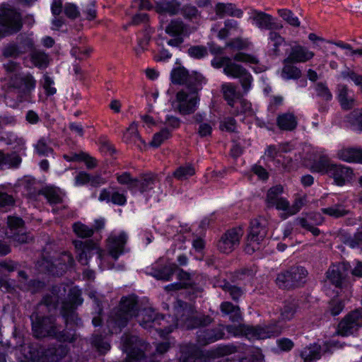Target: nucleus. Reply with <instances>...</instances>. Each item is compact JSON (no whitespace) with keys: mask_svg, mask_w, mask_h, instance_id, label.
Wrapping results in <instances>:
<instances>
[{"mask_svg":"<svg viewBox=\"0 0 362 362\" xmlns=\"http://www.w3.org/2000/svg\"><path fill=\"white\" fill-rule=\"evenodd\" d=\"M137 299L131 296L123 297L119 306L110 313L107 321V326L110 334H118L127 326L129 320L137 314Z\"/></svg>","mask_w":362,"mask_h":362,"instance_id":"1","label":"nucleus"},{"mask_svg":"<svg viewBox=\"0 0 362 362\" xmlns=\"http://www.w3.org/2000/svg\"><path fill=\"white\" fill-rule=\"evenodd\" d=\"M195 170L191 165L180 166L173 173V176L179 180H187L194 175Z\"/></svg>","mask_w":362,"mask_h":362,"instance_id":"51","label":"nucleus"},{"mask_svg":"<svg viewBox=\"0 0 362 362\" xmlns=\"http://www.w3.org/2000/svg\"><path fill=\"white\" fill-rule=\"evenodd\" d=\"M92 344L97 349L102 353H105L110 348V345L107 341H104L103 337L100 334H93L92 337Z\"/></svg>","mask_w":362,"mask_h":362,"instance_id":"61","label":"nucleus"},{"mask_svg":"<svg viewBox=\"0 0 362 362\" xmlns=\"http://www.w3.org/2000/svg\"><path fill=\"white\" fill-rule=\"evenodd\" d=\"M333 163L327 156H320L318 160H315L311 165L313 172L326 174L329 175V170L332 167Z\"/></svg>","mask_w":362,"mask_h":362,"instance_id":"44","label":"nucleus"},{"mask_svg":"<svg viewBox=\"0 0 362 362\" xmlns=\"http://www.w3.org/2000/svg\"><path fill=\"white\" fill-rule=\"evenodd\" d=\"M315 54L307 47L296 44L291 47V51L286 58V62L304 63L313 58Z\"/></svg>","mask_w":362,"mask_h":362,"instance_id":"24","label":"nucleus"},{"mask_svg":"<svg viewBox=\"0 0 362 362\" xmlns=\"http://www.w3.org/2000/svg\"><path fill=\"white\" fill-rule=\"evenodd\" d=\"M208 357L195 345L182 348L180 357V362H207Z\"/></svg>","mask_w":362,"mask_h":362,"instance_id":"23","label":"nucleus"},{"mask_svg":"<svg viewBox=\"0 0 362 362\" xmlns=\"http://www.w3.org/2000/svg\"><path fill=\"white\" fill-rule=\"evenodd\" d=\"M35 149L37 153L40 156H47L53 152V149L47 145L45 138H42L37 141L35 145Z\"/></svg>","mask_w":362,"mask_h":362,"instance_id":"63","label":"nucleus"},{"mask_svg":"<svg viewBox=\"0 0 362 362\" xmlns=\"http://www.w3.org/2000/svg\"><path fill=\"white\" fill-rule=\"evenodd\" d=\"M30 359L39 362H57V358L54 356L53 346L47 348L34 347L30 348Z\"/></svg>","mask_w":362,"mask_h":362,"instance_id":"25","label":"nucleus"},{"mask_svg":"<svg viewBox=\"0 0 362 362\" xmlns=\"http://www.w3.org/2000/svg\"><path fill=\"white\" fill-rule=\"evenodd\" d=\"M211 65L216 69L223 67V73L228 76L239 78L245 93L251 87L252 76L250 73L240 64L232 61L229 57H218L211 61Z\"/></svg>","mask_w":362,"mask_h":362,"instance_id":"2","label":"nucleus"},{"mask_svg":"<svg viewBox=\"0 0 362 362\" xmlns=\"http://www.w3.org/2000/svg\"><path fill=\"white\" fill-rule=\"evenodd\" d=\"M276 124L283 131H293L298 126V118L292 112H284L276 117Z\"/></svg>","mask_w":362,"mask_h":362,"instance_id":"32","label":"nucleus"},{"mask_svg":"<svg viewBox=\"0 0 362 362\" xmlns=\"http://www.w3.org/2000/svg\"><path fill=\"white\" fill-rule=\"evenodd\" d=\"M7 229L6 232L16 233L24 230V221L21 218L17 216H8Z\"/></svg>","mask_w":362,"mask_h":362,"instance_id":"49","label":"nucleus"},{"mask_svg":"<svg viewBox=\"0 0 362 362\" xmlns=\"http://www.w3.org/2000/svg\"><path fill=\"white\" fill-rule=\"evenodd\" d=\"M283 192V187L281 185H276L270 188L267 194V206L268 208L275 206L278 210L287 211L289 215L296 214L301 206L300 201H296V203L290 207L288 202L280 197Z\"/></svg>","mask_w":362,"mask_h":362,"instance_id":"10","label":"nucleus"},{"mask_svg":"<svg viewBox=\"0 0 362 362\" xmlns=\"http://www.w3.org/2000/svg\"><path fill=\"white\" fill-rule=\"evenodd\" d=\"M293 62L283 61V68L281 71V76L285 80H296L301 77L302 73L299 68L295 66Z\"/></svg>","mask_w":362,"mask_h":362,"instance_id":"37","label":"nucleus"},{"mask_svg":"<svg viewBox=\"0 0 362 362\" xmlns=\"http://www.w3.org/2000/svg\"><path fill=\"white\" fill-rule=\"evenodd\" d=\"M157 180L154 174L144 175L139 179V186L136 187L141 192L151 189Z\"/></svg>","mask_w":362,"mask_h":362,"instance_id":"47","label":"nucleus"},{"mask_svg":"<svg viewBox=\"0 0 362 362\" xmlns=\"http://www.w3.org/2000/svg\"><path fill=\"white\" fill-rule=\"evenodd\" d=\"M226 330L234 336L245 335L249 339H264L278 336L281 332V327L274 322L264 327H252L244 325L235 326L228 325Z\"/></svg>","mask_w":362,"mask_h":362,"instance_id":"3","label":"nucleus"},{"mask_svg":"<svg viewBox=\"0 0 362 362\" xmlns=\"http://www.w3.org/2000/svg\"><path fill=\"white\" fill-rule=\"evenodd\" d=\"M362 327V308L356 309L346 315L339 323L337 332L341 336L354 334Z\"/></svg>","mask_w":362,"mask_h":362,"instance_id":"13","label":"nucleus"},{"mask_svg":"<svg viewBox=\"0 0 362 362\" xmlns=\"http://www.w3.org/2000/svg\"><path fill=\"white\" fill-rule=\"evenodd\" d=\"M277 13L284 21H285L290 25L298 28L300 25V21L298 17L295 16L293 13L286 8H280L277 10Z\"/></svg>","mask_w":362,"mask_h":362,"instance_id":"48","label":"nucleus"},{"mask_svg":"<svg viewBox=\"0 0 362 362\" xmlns=\"http://www.w3.org/2000/svg\"><path fill=\"white\" fill-rule=\"evenodd\" d=\"M328 176L334 180L337 185L343 186L352 180L354 173L353 170L349 167L333 163L329 170Z\"/></svg>","mask_w":362,"mask_h":362,"instance_id":"18","label":"nucleus"},{"mask_svg":"<svg viewBox=\"0 0 362 362\" xmlns=\"http://www.w3.org/2000/svg\"><path fill=\"white\" fill-rule=\"evenodd\" d=\"M170 136V132L167 128L163 129L160 132L154 134L150 143L152 146L158 147L165 140Z\"/></svg>","mask_w":362,"mask_h":362,"instance_id":"60","label":"nucleus"},{"mask_svg":"<svg viewBox=\"0 0 362 362\" xmlns=\"http://www.w3.org/2000/svg\"><path fill=\"white\" fill-rule=\"evenodd\" d=\"M250 19L256 27L260 30H267L271 32V30L283 28L281 23L276 22L272 15L264 11L252 10Z\"/></svg>","mask_w":362,"mask_h":362,"instance_id":"16","label":"nucleus"},{"mask_svg":"<svg viewBox=\"0 0 362 362\" xmlns=\"http://www.w3.org/2000/svg\"><path fill=\"white\" fill-rule=\"evenodd\" d=\"M123 140L125 143L136 144L137 141L143 142L138 132L137 124L133 122L124 133Z\"/></svg>","mask_w":362,"mask_h":362,"instance_id":"46","label":"nucleus"},{"mask_svg":"<svg viewBox=\"0 0 362 362\" xmlns=\"http://www.w3.org/2000/svg\"><path fill=\"white\" fill-rule=\"evenodd\" d=\"M298 303L295 299H288L283 303L280 308V320L289 321L292 320L296 313Z\"/></svg>","mask_w":362,"mask_h":362,"instance_id":"38","label":"nucleus"},{"mask_svg":"<svg viewBox=\"0 0 362 362\" xmlns=\"http://www.w3.org/2000/svg\"><path fill=\"white\" fill-rule=\"evenodd\" d=\"M155 8L158 13H168L173 16L178 13L180 4L176 0H159L156 2Z\"/></svg>","mask_w":362,"mask_h":362,"instance_id":"36","label":"nucleus"},{"mask_svg":"<svg viewBox=\"0 0 362 362\" xmlns=\"http://www.w3.org/2000/svg\"><path fill=\"white\" fill-rule=\"evenodd\" d=\"M337 98L343 110H349L356 105V100L354 96L349 94L348 87L346 85H338Z\"/></svg>","mask_w":362,"mask_h":362,"instance_id":"34","label":"nucleus"},{"mask_svg":"<svg viewBox=\"0 0 362 362\" xmlns=\"http://www.w3.org/2000/svg\"><path fill=\"white\" fill-rule=\"evenodd\" d=\"M180 10L181 11V14L187 20L192 21L193 19H197V17L200 16V13L197 8L190 4L185 5Z\"/></svg>","mask_w":362,"mask_h":362,"instance_id":"58","label":"nucleus"},{"mask_svg":"<svg viewBox=\"0 0 362 362\" xmlns=\"http://www.w3.org/2000/svg\"><path fill=\"white\" fill-rule=\"evenodd\" d=\"M32 330L36 338L52 337L56 328L55 319L52 316H40L37 313L30 315Z\"/></svg>","mask_w":362,"mask_h":362,"instance_id":"12","label":"nucleus"},{"mask_svg":"<svg viewBox=\"0 0 362 362\" xmlns=\"http://www.w3.org/2000/svg\"><path fill=\"white\" fill-rule=\"evenodd\" d=\"M177 269L178 267L175 264H169L160 269L153 270L151 275L158 280L170 281Z\"/></svg>","mask_w":362,"mask_h":362,"instance_id":"41","label":"nucleus"},{"mask_svg":"<svg viewBox=\"0 0 362 362\" xmlns=\"http://www.w3.org/2000/svg\"><path fill=\"white\" fill-rule=\"evenodd\" d=\"M202 88L201 86L193 87L186 90H182L177 93V103L175 110L181 115H190L195 112L197 105L199 100L198 91Z\"/></svg>","mask_w":362,"mask_h":362,"instance_id":"9","label":"nucleus"},{"mask_svg":"<svg viewBox=\"0 0 362 362\" xmlns=\"http://www.w3.org/2000/svg\"><path fill=\"white\" fill-rule=\"evenodd\" d=\"M301 358L304 362H313L320 359L321 357V346L317 344H313L305 347L300 353Z\"/></svg>","mask_w":362,"mask_h":362,"instance_id":"43","label":"nucleus"},{"mask_svg":"<svg viewBox=\"0 0 362 362\" xmlns=\"http://www.w3.org/2000/svg\"><path fill=\"white\" fill-rule=\"evenodd\" d=\"M221 287L224 291L229 293L230 297L234 300H238L243 294V291L240 288L233 286L228 282L224 283Z\"/></svg>","mask_w":362,"mask_h":362,"instance_id":"62","label":"nucleus"},{"mask_svg":"<svg viewBox=\"0 0 362 362\" xmlns=\"http://www.w3.org/2000/svg\"><path fill=\"white\" fill-rule=\"evenodd\" d=\"M183 323L187 329L204 327L212 322V318L209 315H191L178 320Z\"/></svg>","mask_w":362,"mask_h":362,"instance_id":"29","label":"nucleus"},{"mask_svg":"<svg viewBox=\"0 0 362 362\" xmlns=\"http://www.w3.org/2000/svg\"><path fill=\"white\" fill-rule=\"evenodd\" d=\"M337 157L344 162L362 163V149L353 147L343 148L338 151Z\"/></svg>","mask_w":362,"mask_h":362,"instance_id":"33","label":"nucleus"},{"mask_svg":"<svg viewBox=\"0 0 362 362\" xmlns=\"http://www.w3.org/2000/svg\"><path fill=\"white\" fill-rule=\"evenodd\" d=\"M127 240V236L124 233L118 235H111L107 239V250L110 255L115 259L124 252V246Z\"/></svg>","mask_w":362,"mask_h":362,"instance_id":"22","label":"nucleus"},{"mask_svg":"<svg viewBox=\"0 0 362 362\" xmlns=\"http://www.w3.org/2000/svg\"><path fill=\"white\" fill-rule=\"evenodd\" d=\"M23 44L27 47V50H30V59L35 66L39 69H45L48 66L49 64L48 54L42 50L35 49L32 39H25Z\"/></svg>","mask_w":362,"mask_h":362,"instance_id":"20","label":"nucleus"},{"mask_svg":"<svg viewBox=\"0 0 362 362\" xmlns=\"http://www.w3.org/2000/svg\"><path fill=\"white\" fill-rule=\"evenodd\" d=\"M223 329L217 327L212 329H199L197 332V342L201 346L213 343L224 337Z\"/></svg>","mask_w":362,"mask_h":362,"instance_id":"21","label":"nucleus"},{"mask_svg":"<svg viewBox=\"0 0 362 362\" xmlns=\"http://www.w3.org/2000/svg\"><path fill=\"white\" fill-rule=\"evenodd\" d=\"M6 235L8 238L12 239L14 242L18 243H27L33 240V238L29 234L24 232V230L21 232L17 231L16 233L6 232Z\"/></svg>","mask_w":362,"mask_h":362,"instance_id":"55","label":"nucleus"},{"mask_svg":"<svg viewBox=\"0 0 362 362\" xmlns=\"http://www.w3.org/2000/svg\"><path fill=\"white\" fill-rule=\"evenodd\" d=\"M0 39L17 33L23 27L21 14L13 8L0 7Z\"/></svg>","mask_w":362,"mask_h":362,"instance_id":"6","label":"nucleus"},{"mask_svg":"<svg viewBox=\"0 0 362 362\" xmlns=\"http://www.w3.org/2000/svg\"><path fill=\"white\" fill-rule=\"evenodd\" d=\"M44 195L50 204H59L62 202V194L59 188L47 187L37 192Z\"/></svg>","mask_w":362,"mask_h":362,"instance_id":"42","label":"nucleus"},{"mask_svg":"<svg viewBox=\"0 0 362 362\" xmlns=\"http://www.w3.org/2000/svg\"><path fill=\"white\" fill-rule=\"evenodd\" d=\"M278 30H271L267 36L268 44L270 45L269 55L274 57L280 56L281 52L280 47L286 45L285 37L281 36Z\"/></svg>","mask_w":362,"mask_h":362,"instance_id":"27","label":"nucleus"},{"mask_svg":"<svg viewBox=\"0 0 362 362\" xmlns=\"http://www.w3.org/2000/svg\"><path fill=\"white\" fill-rule=\"evenodd\" d=\"M317 95L322 100L329 101L332 99V94L325 83L319 82L315 85Z\"/></svg>","mask_w":362,"mask_h":362,"instance_id":"57","label":"nucleus"},{"mask_svg":"<svg viewBox=\"0 0 362 362\" xmlns=\"http://www.w3.org/2000/svg\"><path fill=\"white\" fill-rule=\"evenodd\" d=\"M215 12L220 18H223L225 15H228L240 18L243 16V11L231 3H218L215 6Z\"/></svg>","mask_w":362,"mask_h":362,"instance_id":"35","label":"nucleus"},{"mask_svg":"<svg viewBox=\"0 0 362 362\" xmlns=\"http://www.w3.org/2000/svg\"><path fill=\"white\" fill-rule=\"evenodd\" d=\"M74 233L80 238H90L93 234V229L81 223H75L73 225Z\"/></svg>","mask_w":362,"mask_h":362,"instance_id":"53","label":"nucleus"},{"mask_svg":"<svg viewBox=\"0 0 362 362\" xmlns=\"http://www.w3.org/2000/svg\"><path fill=\"white\" fill-rule=\"evenodd\" d=\"M250 44L247 39L236 37L228 42L226 46L233 50H242L248 48Z\"/></svg>","mask_w":362,"mask_h":362,"instance_id":"54","label":"nucleus"},{"mask_svg":"<svg viewBox=\"0 0 362 362\" xmlns=\"http://www.w3.org/2000/svg\"><path fill=\"white\" fill-rule=\"evenodd\" d=\"M23 46L21 47L16 42L11 41L4 45L1 49V57L5 59H17L22 54L27 52V47L24 46L23 41L22 42Z\"/></svg>","mask_w":362,"mask_h":362,"instance_id":"30","label":"nucleus"},{"mask_svg":"<svg viewBox=\"0 0 362 362\" xmlns=\"http://www.w3.org/2000/svg\"><path fill=\"white\" fill-rule=\"evenodd\" d=\"M341 76L343 78H349L356 86L362 88V76L356 74L354 71L347 69L341 71Z\"/></svg>","mask_w":362,"mask_h":362,"instance_id":"64","label":"nucleus"},{"mask_svg":"<svg viewBox=\"0 0 362 362\" xmlns=\"http://www.w3.org/2000/svg\"><path fill=\"white\" fill-rule=\"evenodd\" d=\"M346 266L344 264L331 266L326 273L327 279L336 287L341 288L346 281Z\"/></svg>","mask_w":362,"mask_h":362,"instance_id":"26","label":"nucleus"},{"mask_svg":"<svg viewBox=\"0 0 362 362\" xmlns=\"http://www.w3.org/2000/svg\"><path fill=\"white\" fill-rule=\"evenodd\" d=\"M81 325H69L68 327L65 325V329L63 330H59L56 326L54 334L52 337L56 339L60 342H69L73 343L77 339V334L76 333V329Z\"/></svg>","mask_w":362,"mask_h":362,"instance_id":"31","label":"nucleus"},{"mask_svg":"<svg viewBox=\"0 0 362 362\" xmlns=\"http://www.w3.org/2000/svg\"><path fill=\"white\" fill-rule=\"evenodd\" d=\"M171 81L175 84H185L186 88L201 86L205 81L204 77L199 74L189 75L188 71L184 67L174 69L170 74Z\"/></svg>","mask_w":362,"mask_h":362,"instance_id":"14","label":"nucleus"},{"mask_svg":"<svg viewBox=\"0 0 362 362\" xmlns=\"http://www.w3.org/2000/svg\"><path fill=\"white\" fill-rule=\"evenodd\" d=\"M74 260L71 255L68 252H64L54 261L42 257L37 262V267L41 272L48 273L53 276H62L74 265Z\"/></svg>","mask_w":362,"mask_h":362,"instance_id":"7","label":"nucleus"},{"mask_svg":"<svg viewBox=\"0 0 362 362\" xmlns=\"http://www.w3.org/2000/svg\"><path fill=\"white\" fill-rule=\"evenodd\" d=\"M56 288H53L51 293L46 294L40 305H46L49 310L56 308L59 301V296L55 293Z\"/></svg>","mask_w":362,"mask_h":362,"instance_id":"56","label":"nucleus"},{"mask_svg":"<svg viewBox=\"0 0 362 362\" xmlns=\"http://www.w3.org/2000/svg\"><path fill=\"white\" fill-rule=\"evenodd\" d=\"M243 234V231L241 228L228 230L218 241V250L226 254L231 252L239 245Z\"/></svg>","mask_w":362,"mask_h":362,"instance_id":"15","label":"nucleus"},{"mask_svg":"<svg viewBox=\"0 0 362 362\" xmlns=\"http://www.w3.org/2000/svg\"><path fill=\"white\" fill-rule=\"evenodd\" d=\"M10 86L22 90L24 93H30L36 85V81L30 73L12 75L9 78Z\"/></svg>","mask_w":362,"mask_h":362,"instance_id":"19","label":"nucleus"},{"mask_svg":"<svg viewBox=\"0 0 362 362\" xmlns=\"http://www.w3.org/2000/svg\"><path fill=\"white\" fill-rule=\"evenodd\" d=\"M164 30L172 37L168 41V45L175 47H180L185 37H189L191 33L189 26L180 18L171 20L165 26Z\"/></svg>","mask_w":362,"mask_h":362,"instance_id":"11","label":"nucleus"},{"mask_svg":"<svg viewBox=\"0 0 362 362\" xmlns=\"http://www.w3.org/2000/svg\"><path fill=\"white\" fill-rule=\"evenodd\" d=\"M322 212L334 218H340L349 214V211L345 209L340 205H334L328 208L321 209Z\"/></svg>","mask_w":362,"mask_h":362,"instance_id":"52","label":"nucleus"},{"mask_svg":"<svg viewBox=\"0 0 362 362\" xmlns=\"http://www.w3.org/2000/svg\"><path fill=\"white\" fill-rule=\"evenodd\" d=\"M138 322L145 329L151 328L163 316L158 315L151 308H144L137 315Z\"/></svg>","mask_w":362,"mask_h":362,"instance_id":"28","label":"nucleus"},{"mask_svg":"<svg viewBox=\"0 0 362 362\" xmlns=\"http://www.w3.org/2000/svg\"><path fill=\"white\" fill-rule=\"evenodd\" d=\"M221 310L223 314L228 315L233 322H240L242 320V315L239 306L233 305L230 302H223L221 304Z\"/></svg>","mask_w":362,"mask_h":362,"instance_id":"40","label":"nucleus"},{"mask_svg":"<svg viewBox=\"0 0 362 362\" xmlns=\"http://www.w3.org/2000/svg\"><path fill=\"white\" fill-rule=\"evenodd\" d=\"M221 92L228 104L233 107L235 100L241 97V94L237 90V86L231 83H225L221 86Z\"/></svg>","mask_w":362,"mask_h":362,"instance_id":"39","label":"nucleus"},{"mask_svg":"<svg viewBox=\"0 0 362 362\" xmlns=\"http://www.w3.org/2000/svg\"><path fill=\"white\" fill-rule=\"evenodd\" d=\"M307 276L308 271L304 267L294 266L278 274L276 282L279 288L293 289L303 286Z\"/></svg>","mask_w":362,"mask_h":362,"instance_id":"5","label":"nucleus"},{"mask_svg":"<svg viewBox=\"0 0 362 362\" xmlns=\"http://www.w3.org/2000/svg\"><path fill=\"white\" fill-rule=\"evenodd\" d=\"M73 243L76 250L79 252L77 259L82 265L88 264V257L94 251L97 253L98 258L100 257L96 244L92 240H74Z\"/></svg>","mask_w":362,"mask_h":362,"instance_id":"17","label":"nucleus"},{"mask_svg":"<svg viewBox=\"0 0 362 362\" xmlns=\"http://www.w3.org/2000/svg\"><path fill=\"white\" fill-rule=\"evenodd\" d=\"M187 53L191 57L202 59L208 54V50L203 45H194L188 49Z\"/></svg>","mask_w":362,"mask_h":362,"instance_id":"59","label":"nucleus"},{"mask_svg":"<svg viewBox=\"0 0 362 362\" xmlns=\"http://www.w3.org/2000/svg\"><path fill=\"white\" fill-rule=\"evenodd\" d=\"M2 167L6 166L8 168H16L21 163V158L16 152L6 153L1 151Z\"/></svg>","mask_w":362,"mask_h":362,"instance_id":"45","label":"nucleus"},{"mask_svg":"<svg viewBox=\"0 0 362 362\" xmlns=\"http://www.w3.org/2000/svg\"><path fill=\"white\" fill-rule=\"evenodd\" d=\"M117 180L121 185H126L130 190L136 189L139 186V179L133 178L130 173L125 172L122 175H117Z\"/></svg>","mask_w":362,"mask_h":362,"instance_id":"50","label":"nucleus"},{"mask_svg":"<svg viewBox=\"0 0 362 362\" xmlns=\"http://www.w3.org/2000/svg\"><path fill=\"white\" fill-rule=\"evenodd\" d=\"M79 290L71 288L68 295V300L62 303L61 314L66 322V327L69 325H81V320L78 317L75 310L77 306L81 305L83 300Z\"/></svg>","mask_w":362,"mask_h":362,"instance_id":"8","label":"nucleus"},{"mask_svg":"<svg viewBox=\"0 0 362 362\" xmlns=\"http://www.w3.org/2000/svg\"><path fill=\"white\" fill-rule=\"evenodd\" d=\"M268 233L267 221L262 216L252 219L248 228L247 245L245 251L249 255L259 249V245Z\"/></svg>","mask_w":362,"mask_h":362,"instance_id":"4","label":"nucleus"}]
</instances>
